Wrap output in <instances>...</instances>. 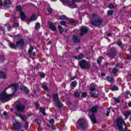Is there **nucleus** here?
I'll list each match as a JSON object with an SVG mask.
<instances>
[{
	"label": "nucleus",
	"instance_id": "nucleus-1",
	"mask_svg": "<svg viewBox=\"0 0 131 131\" xmlns=\"http://www.w3.org/2000/svg\"><path fill=\"white\" fill-rule=\"evenodd\" d=\"M19 84L17 83H11L8 85L4 91L1 94V101L3 103H7L11 100V98H13L17 92H18V88Z\"/></svg>",
	"mask_w": 131,
	"mask_h": 131
},
{
	"label": "nucleus",
	"instance_id": "nucleus-2",
	"mask_svg": "<svg viewBox=\"0 0 131 131\" xmlns=\"http://www.w3.org/2000/svg\"><path fill=\"white\" fill-rule=\"evenodd\" d=\"M117 125L118 126V129L119 131H126V124L123 119L118 118L116 120Z\"/></svg>",
	"mask_w": 131,
	"mask_h": 131
},
{
	"label": "nucleus",
	"instance_id": "nucleus-3",
	"mask_svg": "<svg viewBox=\"0 0 131 131\" xmlns=\"http://www.w3.org/2000/svg\"><path fill=\"white\" fill-rule=\"evenodd\" d=\"M118 55V49L115 47H112L107 50L106 56L110 59H114Z\"/></svg>",
	"mask_w": 131,
	"mask_h": 131
},
{
	"label": "nucleus",
	"instance_id": "nucleus-4",
	"mask_svg": "<svg viewBox=\"0 0 131 131\" xmlns=\"http://www.w3.org/2000/svg\"><path fill=\"white\" fill-rule=\"evenodd\" d=\"M53 101L55 102V105L57 106V108H62L64 105L62 103L60 99H59V94L56 93L53 96Z\"/></svg>",
	"mask_w": 131,
	"mask_h": 131
},
{
	"label": "nucleus",
	"instance_id": "nucleus-5",
	"mask_svg": "<svg viewBox=\"0 0 131 131\" xmlns=\"http://www.w3.org/2000/svg\"><path fill=\"white\" fill-rule=\"evenodd\" d=\"M90 19L91 20L94 19L93 21H91V24L95 27H100V26H101L103 24V19L102 18H98L95 17H90Z\"/></svg>",
	"mask_w": 131,
	"mask_h": 131
},
{
	"label": "nucleus",
	"instance_id": "nucleus-6",
	"mask_svg": "<svg viewBox=\"0 0 131 131\" xmlns=\"http://www.w3.org/2000/svg\"><path fill=\"white\" fill-rule=\"evenodd\" d=\"M79 66L82 69H90L91 68V64L85 60H82L80 62Z\"/></svg>",
	"mask_w": 131,
	"mask_h": 131
},
{
	"label": "nucleus",
	"instance_id": "nucleus-7",
	"mask_svg": "<svg viewBox=\"0 0 131 131\" xmlns=\"http://www.w3.org/2000/svg\"><path fill=\"white\" fill-rule=\"evenodd\" d=\"M15 107L17 112H21L22 113H24L26 106L22 104L21 102H18V104L16 105Z\"/></svg>",
	"mask_w": 131,
	"mask_h": 131
},
{
	"label": "nucleus",
	"instance_id": "nucleus-8",
	"mask_svg": "<svg viewBox=\"0 0 131 131\" xmlns=\"http://www.w3.org/2000/svg\"><path fill=\"white\" fill-rule=\"evenodd\" d=\"M86 121V120L84 118H82L78 120L77 123L79 124L80 128L82 129H85V125L84 122Z\"/></svg>",
	"mask_w": 131,
	"mask_h": 131
},
{
	"label": "nucleus",
	"instance_id": "nucleus-9",
	"mask_svg": "<svg viewBox=\"0 0 131 131\" xmlns=\"http://www.w3.org/2000/svg\"><path fill=\"white\" fill-rule=\"evenodd\" d=\"M80 35L83 36L84 34H86L89 31V28L86 26H82L80 29Z\"/></svg>",
	"mask_w": 131,
	"mask_h": 131
},
{
	"label": "nucleus",
	"instance_id": "nucleus-10",
	"mask_svg": "<svg viewBox=\"0 0 131 131\" xmlns=\"http://www.w3.org/2000/svg\"><path fill=\"white\" fill-rule=\"evenodd\" d=\"M27 18H28L27 17H21V19L22 21H26H26L28 20V22H27L28 24H30L31 22H33V21H35V19H36V17H32L29 19H27Z\"/></svg>",
	"mask_w": 131,
	"mask_h": 131
},
{
	"label": "nucleus",
	"instance_id": "nucleus-11",
	"mask_svg": "<svg viewBox=\"0 0 131 131\" xmlns=\"http://www.w3.org/2000/svg\"><path fill=\"white\" fill-rule=\"evenodd\" d=\"M21 127H22L21 123L19 122H16L13 124V129H14V130H19L21 129Z\"/></svg>",
	"mask_w": 131,
	"mask_h": 131
},
{
	"label": "nucleus",
	"instance_id": "nucleus-12",
	"mask_svg": "<svg viewBox=\"0 0 131 131\" xmlns=\"http://www.w3.org/2000/svg\"><path fill=\"white\" fill-rule=\"evenodd\" d=\"M24 40L23 39H19V40L16 41V46L17 47L22 48V47H24Z\"/></svg>",
	"mask_w": 131,
	"mask_h": 131
},
{
	"label": "nucleus",
	"instance_id": "nucleus-13",
	"mask_svg": "<svg viewBox=\"0 0 131 131\" xmlns=\"http://www.w3.org/2000/svg\"><path fill=\"white\" fill-rule=\"evenodd\" d=\"M11 5V1L10 0H5L4 3H3V0H1V7H7V6H10Z\"/></svg>",
	"mask_w": 131,
	"mask_h": 131
},
{
	"label": "nucleus",
	"instance_id": "nucleus-14",
	"mask_svg": "<svg viewBox=\"0 0 131 131\" xmlns=\"http://www.w3.org/2000/svg\"><path fill=\"white\" fill-rule=\"evenodd\" d=\"M49 26L50 30H52V31H57V27H56L53 23H49Z\"/></svg>",
	"mask_w": 131,
	"mask_h": 131
},
{
	"label": "nucleus",
	"instance_id": "nucleus-15",
	"mask_svg": "<svg viewBox=\"0 0 131 131\" xmlns=\"http://www.w3.org/2000/svg\"><path fill=\"white\" fill-rule=\"evenodd\" d=\"M60 1L62 4H63V5H65V4L69 5V6H73L74 5L72 1H70V0H60Z\"/></svg>",
	"mask_w": 131,
	"mask_h": 131
},
{
	"label": "nucleus",
	"instance_id": "nucleus-16",
	"mask_svg": "<svg viewBox=\"0 0 131 131\" xmlns=\"http://www.w3.org/2000/svg\"><path fill=\"white\" fill-rule=\"evenodd\" d=\"M20 90L21 92L25 93V94H29V90H28V88L24 85L20 86Z\"/></svg>",
	"mask_w": 131,
	"mask_h": 131
},
{
	"label": "nucleus",
	"instance_id": "nucleus-17",
	"mask_svg": "<svg viewBox=\"0 0 131 131\" xmlns=\"http://www.w3.org/2000/svg\"><path fill=\"white\" fill-rule=\"evenodd\" d=\"M98 105H94L90 110V111L92 112V113H97V112H98Z\"/></svg>",
	"mask_w": 131,
	"mask_h": 131
},
{
	"label": "nucleus",
	"instance_id": "nucleus-18",
	"mask_svg": "<svg viewBox=\"0 0 131 131\" xmlns=\"http://www.w3.org/2000/svg\"><path fill=\"white\" fill-rule=\"evenodd\" d=\"M90 118L91 119L92 122L93 123H97V119L96 118V116L94 114H91L90 116Z\"/></svg>",
	"mask_w": 131,
	"mask_h": 131
},
{
	"label": "nucleus",
	"instance_id": "nucleus-19",
	"mask_svg": "<svg viewBox=\"0 0 131 131\" xmlns=\"http://www.w3.org/2000/svg\"><path fill=\"white\" fill-rule=\"evenodd\" d=\"M72 40L74 42L78 43V42H80V40H79V39H78V36H77V35H75L73 36Z\"/></svg>",
	"mask_w": 131,
	"mask_h": 131
},
{
	"label": "nucleus",
	"instance_id": "nucleus-20",
	"mask_svg": "<svg viewBox=\"0 0 131 131\" xmlns=\"http://www.w3.org/2000/svg\"><path fill=\"white\" fill-rule=\"evenodd\" d=\"M74 58L76 60H81V59H83V58H84V55L82 53H81L78 56H74Z\"/></svg>",
	"mask_w": 131,
	"mask_h": 131
},
{
	"label": "nucleus",
	"instance_id": "nucleus-21",
	"mask_svg": "<svg viewBox=\"0 0 131 131\" xmlns=\"http://www.w3.org/2000/svg\"><path fill=\"white\" fill-rule=\"evenodd\" d=\"M7 74L5 72H1V79H6L7 78Z\"/></svg>",
	"mask_w": 131,
	"mask_h": 131
},
{
	"label": "nucleus",
	"instance_id": "nucleus-22",
	"mask_svg": "<svg viewBox=\"0 0 131 131\" xmlns=\"http://www.w3.org/2000/svg\"><path fill=\"white\" fill-rule=\"evenodd\" d=\"M124 116L126 118V119H127L129 116L130 115V111H128L125 112V113L123 114Z\"/></svg>",
	"mask_w": 131,
	"mask_h": 131
},
{
	"label": "nucleus",
	"instance_id": "nucleus-23",
	"mask_svg": "<svg viewBox=\"0 0 131 131\" xmlns=\"http://www.w3.org/2000/svg\"><path fill=\"white\" fill-rule=\"evenodd\" d=\"M106 80H107V81H108V82H113V80H114V79L113 78V77L107 76L106 77Z\"/></svg>",
	"mask_w": 131,
	"mask_h": 131
},
{
	"label": "nucleus",
	"instance_id": "nucleus-24",
	"mask_svg": "<svg viewBox=\"0 0 131 131\" xmlns=\"http://www.w3.org/2000/svg\"><path fill=\"white\" fill-rule=\"evenodd\" d=\"M58 30L60 34H62L63 32H64V29H63V27L61 25L58 26Z\"/></svg>",
	"mask_w": 131,
	"mask_h": 131
},
{
	"label": "nucleus",
	"instance_id": "nucleus-25",
	"mask_svg": "<svg viewBox=\"0 0 131 131\" xmlns=\"http://www.w3.org/2000/svg\"><path fill=\"white\" fill-rule=\"evenodd\" d=\"M35 121H36L38 126H40V125H41V120L40 118L35 119Z\"/></svg>",
	"mask_w": 131,
	"mask_h": 131
},
{
	"label": "nucleus",
	"instance_id": "nucleus-26",
	"mask_svg": "<svg viewBox=\"0 0 131 131\" xmlns=\"http://www.w3.org/2000/svg\"><path fill=\"white\" fill-rule=\"evenodd\" d=\"M117 45L118 47H120L121 49H123L124 47V44L122 43V41H118Z\"/></svg>",
	"mask_w": 131,
	"mask_h": 131
},
{
	"label": "nucleus",
	"instance_id": "nucleus-27",
	"mask_svg": "<svg viewBox=\"0 0 131 131\" xmlns=\"http://www.w3.org/2000/svg\"><path fill=\"white\" fill-rule=\"evenodd\" d=\"M103 59H104V57H103V56L99 57L97 60V64H101V62H102V61Z\"/></svg>",
	"mask_w": 131,
	"mask_h": 131
},
{
	"label": "nucleus",
	"instance_id": "nucleus-28",
	"mask_svg": "<svg viewBox=\"0 0 131 131\" xmlns=\"http://www.w3.org/2000/svg\"><path fill=\"white\" fill-rule=\"evenodd\" d=\"M42 89L44 90V91H46V92L49 91V87L47 85V84L43 83L42 84Z\"/></svg>",
	"mask_w": 131,
	"mask_h": 131
},
{
	"label": "nucleus",
	"instance_id": "nucleus-29",
	"mask_svg": "<svg viewBox=\"0 0 131 131\" xmlns=\"http://www.w3.org/2000/svg\"><path fill=\"white\" fill-rule=\"evenodd\" d=\"M40 112L42 113V115H47V114L46 113V111L45 110V108L42 107H40Z\"/></svg>",
	"mask_w": 131,
	"mask_h": 131
},
{
	"label": "nucleus",
	"instance_id": "nucleus-30",
	"mask_svg": "<svg viewBox=\"0 0 131 131\" xmlns=\"http://www.w3.org/2000/svg\"><path fill=\"white\" fill-rule=\"evenodd\" d=\"M19 23L15 22L13 24L12 27L13 28H15L16 29H17V28L19 27Z\"/></svg>",
	"mask_w": 131,
	"mask_h": 131
},
{
	"label": "nucleus",
	"instance_id": "nucleus-31",
	"mask_svg": "<svg viewBox=\"0 0 131 131\" xmlns=\"http://www.w3.org/2000/svg\"><path fill=\"white\" fill-rule=\"evenodd\" d=\"M111 90L113 91H119V88H118V86L114 85L111 89Z\"/></svg>",
	"mask_w": 131,
	"mask_h": 131
},
{
	"label": "nucleus",
	"instance_id": "nucleus-32",
	"mask_svg": "<svg viewBox=\"0 0 131 131\" xmlns=\"http://www.w3.org/2000/svg\"><path fill=\"white\" fill-rule=\"evenodd\" d=\"M118 72V69L116 68H114L112 70V73L114 75L116 74Z\"/></svg>",
	"mask_w": 131,
	"mask_h": 131
},
{
	"label": "nucleus",
	"instance_id": "nucleus-33",
	"mask_svg": "<svg viewBox=\"0 0 131 131\" xmlns=\"http://www.w3.org/2000/svg\"><path fill=\"white\" fill-rule=\"evenodd\" d=\"M9 46L11 48V49H15L16 48V46L15 45V43H11L10 44H9Z\"/></svg>",
	"mask_w": 131,
	"mask_h": 131
},
{
	"label": "nucleus",
	"instance_id": "nucleus-34",
	"mask_svg": "<svg viewBox=\"0 0 131 131\" xmlns=\"http://www.w3.org/2000/svg\"><path fill=\"white\" fill-rule=\"evenodd\" d=\"M16 9L18 12H21L22 10V6H21V5H17L16 6Z\"/></svg>",
	"mask_w": 131,
	"mask_h": 131
},
{
	"label": "nucleus",
	"instance_id": "nucleus-35",
	"mask_svg": "<svg viewBox=\"0 0 131 131\" xmlns=\"http://www.w3.org/2000/svg\"><path fill=\"white\" fill-rule=\"evenodd\" d=\"M20 118L23 120L24 121H26L27 120V117L25 115H21Z\"/></svg>",
	"mask_w": 131,
	"mask_h": 131
},
{
	"label": "nucleus",
	"instance_id": "nucleus-36",
	"mask_svg": "<svg viewBox=\"0 0 131 131\" xmlns=\"http://www.w3.org/2000/svg\"><path fill=\"white\" fill-rule=\"evenodd\" d=\"M113 13H114V11L112 10H110L107 11V16H111V15L113 14Z\"/></svg>",
	"mask_w": 131,
	"mask_h": 131
},
{
	"label": "nucleus",
	"instance_id": "nucleus-37",
	"mask_svg": "<svg viewBox=\"0 0 131 131\" xmlns=\"http://www.w3.org/2000/svg\"><path fill=\"white\" fill-rule=\"evenodd\" d=\"M33 50H34V47H33V46H30L28 51V54L31 53V52H33Z\"/></svg>",
	"mask_w": 131,
	"mask_h": 131
},
{
	"label": "nucleus",
	"instance_id": "nucleus-38",
	"mask_svg": "<svg viewBox=\"0 0 131 131\" xmlns=\"http://www.w3.org/2000/svg\"><path fill=\"white\" fill-rule=\"evenodd\" d=\"M35 28L36 30H38V29L40 28V24H39V23L37 22L36 24Z\"/></svg>",
	"mask_w": 131,
	"mask_h": 131
},
{
	"label": "nucleus",
	"instance_id": "nucleus-39",
	"mask_svg": "<svg viewBox=\"0 0 131 131\" xmlns=\"http://www.w3.org/2000/svg\"><path fill=\"white\" fill-rule=\"evenodd\" d=\"M87 96H88V93L85 92H82L81 93L82 98H86Z\"/></svg>",
	"mask_w": 131,
	"mask_h": 131
},
{
	"label": "nucleus",
	"instance_id": "nucleus-40",
	"mask_svg": "<svg viewBox=\"0 0 131 131\" xmlns=\"http://www.w3.org/2000/svg\"><path fill=\"white\" fill-rule=\"evenodd\" d=\"M113 99L116 101V103H120V99L117 97H114Z\"/></svg>",
	"mask_w": 131,
	"mask_h": 131
},
{
	"label": "nucleus",
	"instance_id": "nucleus-41",
	"mask_svg": "<svg viewBox=\"0 0 131 131\" xmlns=\"http://www.w3.org/2000/svg\"><path fill=\"white\" fill-rule=\"evenodd\" d=\"M71 85L72 86H73V88H75V86H76V85H77V82H76V81H74L71 83Z\"/></svg>",
	"mask_w": 131,
	"mask_h": 131
},
{
	"label": "nucleus",
	"instance_id": "nucleus-42",
	"mask_svg": "<svg viewBox=\"0 0 131 131\" xmlns=\"http://www.w3.org/2000/svg\"><path fill=\"white\" fill-rule=\"evenodd\" d=\"M91 97L92 98H98V94H97L96 93L93 92L91 93Z\"/></svg>",
	"mask_w": 131,
	"mask_h": 131
},
{
	"label": "nucleus",
	"instance_id": "nucleus-43",
	"mask_svg": "<svg viewBox=\"0 0 131 131\" xmlns=\"http://www.w3.org/2000/svg\"><path fill=\"white\" fill-rule=\"evenodd\" d=\"M70 23H72L73 24H74V23H77V21L76 20H74L73 18H71L69 20Z\"/></svg>",
	"mask_w": 131,
	"mask_h": 131
},
{
	"label": "nucleus",
	"instance_id": "nucleus-44",
	"mask_svg": "<svg viewBox=\"0 0 131 131\" xmlns=\"http://www.w3.org/2000/svg\"><path fill=\"white\" fill-rule=\"evenodd\" d=\"M28 126H29V123L28 122L26 121V125L24 126V128L26 130H27V129H28Z\"/></svg>",
	"mask_w": 131,
	"mask_h": 131
},
{
	"label": "nucleus",
	"instance_id": "nucleus-45",
	"mask_svg": "<svg viewBox=\"0 0 131 131\" xmlns=\"http://www.w3.org/2000/svg\"><path fill=\"white\" fill-rule=\"evenodd\" d=\"M53 9H52L51 7H49L47 8V12H48L49 14H51V13H53Z\"/></svg>",
	"mask_w": 131,
	"mask_h": 131
},
{
	"label": "nucleus",
	"instance_id": "nucleus-46",
	"mask_svg": "<svg viewBox=\"0 0 131 131\" xmlns=\"http://www.w3.org/2000/svg\"><path fill=\"white\" fill-rule=\"evenodd\" d=\"M74 95L75 97H77V98H79V97H80V94H79V93L77 91L74 93Z\"/></svg>",
	"mask_w": 131,
	"mask_h": 131
},
{
	"label": "nucleus",
	"instance_id": "nucleus-47",
	"mask_svg": "<svg viewBox=\"0 0 131 131\" xmlns=\"http://www.w3.org/2000/svg\"><path fill=\"white\" fill-rule=\"evenodd\" d=\"M91 91V92H95L96 91V86H95L94 85H92Z\"/></svg>",
	"mask_w": 131,
	"mask_h": 131
},
{
	"label": "nucleus",
	"instance_id": "nucleus-48",
	"mask_svg": "<svg viewBox=\"0 0 131 131\" xmlns=\"http://www.w3.org/2000/svg\"><path fill=\"white\" fill-rule=\"evenodd\" d=\"M40 65L39 64V63H37L35 67H34V70H38L39 69V67H40Z\"/></svg>",
	"mask_w": 131,
	"mask_h": 131
},
{
	"label": "nucleus",
	"instance_id": "nucleus-49",
	"mask_svg": "<svg viewBox=\"0 0 131 131\" xmlns=\"http://www.w3.org/2000/svg\"><path fill=\"white\" fill-rule=\"evenodd\" d=\"M5 26H6L7 28V30H8V31H11V25H5Z\"/></svg>",
	"mask_w": 131,
	"mask_h": 131
},
{
	"label": "nucleus",
	"instance_id": "nucleus-50",
	"mask_svg": "<svg viewBox=\"0 0 131 131\" xmlns=\"http://www.w3.org/2000/svg\"><path fill=\"white\" fill-rule=\"evenodd\" d=\"M110 114V109L108 108L106 111V115L107 117H108L109 116Z\"/></svg>",
	"mask_w": 131,
	"mask_h": 131
},
{
	"label": "nucleus",
	"instance_id": "nucleus-51",
	"mask_svg": "<svg viewBox=\"0 0 131 131\" xmlns=\"http://www.w3.org/2000/svg\"><path fill=\"white\" fill-rule=\"evenodd\" d=\"M20 17H26V15L23 11H20Z\"/></svg>",
	"mask_w": 131,
	"mask_h": 131
},
{
	"label": "nucleus",
	"instance_id": "nucleus-52",
	"mask_svg": "<svg viewBox=\"0 0 131 131\" xmlns=\"http://www.w3.org/2000/svg\"><path fill=\"white\" fill-rule=\"evenodd\" d=\"M40 77H41V78H45V77H46V74H45V73H42L40 75Z\"/></svg>",
	"mask_w": 131,
	"mask_h": 131
},
{
	"label": "nucleus",
	"instance_id": "nucleus-53",
	"mask_svg": "<svg viewBox=\"0 0 131 131\" xmlns=\"http://www.w3.org/2000/svg\"><path fill=\"white\" fill-rule=\"evenodd\" d=\"M49 122L51 124H54V123H55V120H54V119L52 118L50 119Z\"/></svg>",
	"mask_w": 131,
	"mask_h": 131
},
{
	"label": "nucleus",
	"instance_id": "nucleus-54",
	"mask_svg": "<svg viewBox=\"0 0 131 131\" xmlns=\"http://www.w3.org/2000/svg\"><path fill=\"white\" fill-rule=\"evenodd\" d=\"M29 55H30V56H36V53H35V52H32L31 53H29Z\"/></svg>",
	"mask_w": 131,
	"mask_h": 131
},
{
	"label": "nucleus",
	"instance_id": "nucleus-55",
	"mask_svg": "<svg viewBox=\"0 0 131 131\" xmlns=\"http://www.w3.org/2000/svg\"><path fill=\"white\" fill-rule=\"evenodd\" d=\"M60 25L62 26H65V25H66V22L64 20L61 21Z\"/></svg>",
	"mask_w": 131,
	"mask_h": 131
},
{
	"label": "nucleus",
	"instance_id": "nucleus-56",
	"mask_svg": "<svg viewBox=\"0 0 131 131\" xmlns=\"http://www.w3.org/2000/svg\"><path fill=\"white\" fill-rule=\"evenodd\" d=\"M108 8L110 9H113V8H114V5H113L112 4H109Z\"/></svg>",
	"mask_w": 131,
	"mask_h": 131
},
{
	"label": "nucleus",
	"instance_id": "nucleus-57",
	"mask_svg": "<svg viewBox=\"0 0 131 131\" xmlns=\"http://www.w3.org/2000/svg\"><path fill=\"white\" fill-rule=\"evenodd\" d=\"M72 2H73L74 4L73 5H72V6H73L75 8H77V6L76 5L74 4V3H76V0H72Z\"/></svg>",
	"mask_w": 131,
	"mask_h": 131
},
{
	"label": "nucleus",
	"instance_id": "nucleus-58",
	"mask_svg": "<svg viewBox=\"0 0 131 131\" xmlns=\"http://www.w3.org/2000/svg\"><path fill=\"white\" fill-rule=\"evenodd\" d=\"M22 116V115H20V114L18 113H15V116H16V117H20Z\"/></svg>",
	"mask_w": 131,
	"mask_h": 131
},
{
	"label": "nucleus",
	"instance_id": "nucleus-59",
	"mask_svg": "<svg viewBox=\"0 0 131 131\" xmlns=\"http://www.w3.org/2000/svg\"><path fill=\"white\" fill-rule=\"evenodd\" d=\"M125 94L126 96H129V95H130V91H126Z\"/></svg>",
	"mask_w": 131,
	"mask_h": 131
},
{
	"label": "nucleus",
	"instance_id": "nucleus-60",
	"mask_svg": "<svg viewBox=\"0 0 131 131\" xmlns=\"http://www.w3.org/2000/svg\"><path fill=\"white\" fill-rule=\"evenodd\" d=\"M1 60H5V55H1Z\"/></svg>",
	"mask_w": 131,
	"mask_h": 131
},
{
	"label": "nucleus",
	"instance_id": "nucleus-61",
	"mask_svg": "<svg viewBox=\"0 0 131 131\" xmlns=\"http://www.w3.org/2000/svg\"><path fill=\"white\" fill-rule=\"evenodd\" d=\"M127 60H131V55H127L126 57Z\"/></svg>",
	"mask_w": 131,
	"mask_h": 131
},
{
	"label": "nucleus",
	"instance_id": "nucleus-62",
	"mask_svg": "<svg viewBox=\"0 0 131 131\" xmlns=\"http://www.w3.org/2000/svg\"><path fill=\"white\" fill-rule=\"evenodd\" d=\"M66 18H67V17H60L59 19L60 20H65V19H66Z\"/></svg>",
	"mask_w": 131,
	"mask_h": 131
},
{
	"label": "nucleus",
	"instance_id": "nucleus-63",
	"mask_svg": "<svg viewBox=\"0 0 131 131\" xmlns=\"http://www.w3.org/2000/svg\"><path fill=\"white\" fill-rule=\"evenodd\" d=\"M100 75L101 76H105L106 75V73H101Z\"/></svg>",
	"mask_w": 131,
	"mask_h": 131
},
{
	"label": "nucleus",
	"instance_id": "nucleus-64",
	"mask_svg": "<svg viewBox=\"0 0 131 131\" xmlns=\"http://www.w3.org/2000/svg\"><path fill=\"white\" fill-rule=\"evenodd\" d=\"M51 129H56V126H55L54 125H52L51 126Z\"/></svg>",
	"mask_w": 131,
	"mask_h": 131
}]
</instances>
